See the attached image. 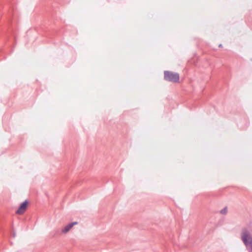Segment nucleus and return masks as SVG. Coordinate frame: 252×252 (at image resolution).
<instances>
[{"mask_svg":"<svg viewBox=\"0 0 252 252\" xmlns=\"http://www.w3.org/2000/svg\"><path fill=\"white\" fill-rule=\"evenodd\" d=\"M241 237L248 252H252V234L248 229H245L241 234Z\"/></svg>","mask_w":252,"mask_h":252,"instance_id":"f257e3e1","label":"nucleus"},{"mask_svg":"<svg viewBox=\"0 0 252 252\" xmlns=\"http://www.w3.org/2000/svg\"><path fill=\"white\" fill-rule=\"evenodd\" d=\"M164 79L169 82L178 83L180 79L179 74L177 72L165 70L164 71Z\"/></svg>","mask_w":252,"mask_h":252,"instance_id":"f03ea898","label":"nucleus"},{"mask_svg":"<svg viewBox=\"0 0 252 252\" xmlns=\"http://www.w3.org/2000/svg\"><path fill=\"white\" fill-rule=\"evenodd\" d=\"M29 203V202L28 200H25L22 203H21L18 209L15 212L16 214L19 215H22L24 214L27 209Z\"/></svg>","mask_w":252,"mask_h":252,"instance_id":"7ed1b4c3","label":"nucleus"},{"mask_svg":"<svg viewBox=\"0 0 252 252\" xmlns=\"http://www.w3.org/2000/svg\"><path fill=\"white\" fill-rule=\"evenodd\" d=\"M78 222L74 221L69 223L67 225H66L64 228H63L62 230L63 233H66L69 231V230L75 224H77Z\"/></svg>","mask_w":252,"mask_h":252,"instance_id":"20e7f679","label":"nucleus"},{"mask_svg":"<svg viewBox=\"0 0 252 252\" xmlns=\"http://www.w3.org/2000/svg\"><path fill=\"white\" fill-rule=\"evenodd\" d=\"M221 214L225 215L227 213V207H225L220 211Z\"/></svg>","mask_w":252,"mask_h":252,"instance_id":"39448f33","label":"nucleus"},{"mask_svg":"<svg viewBox=\"0 0 252 252\" xmlns=\"http://www.w3.org/2000/svg\"><path fill=\"white\" fill-rule=\"evenodd\" d=\"M16 236V234H15V232H14L13 234V237H15Z\"/></svg>","mask_w":252,"mask_h":252,"instance_id":"423d86ee","label":"nucleus"},{"mask_svg":"<svg viewBox=\"0 0 252 252\" xmlns=\"http://www.w3.org/2000/svg\"><path fill=\"white\" fill-rule=\"evenodd\" d=\"M219 47H222V44H219Z\"/></svg>","mask_w":252,"mask_h":252,"instance_id":"0eeeda50","label":"nucleus"}]
</instances>
